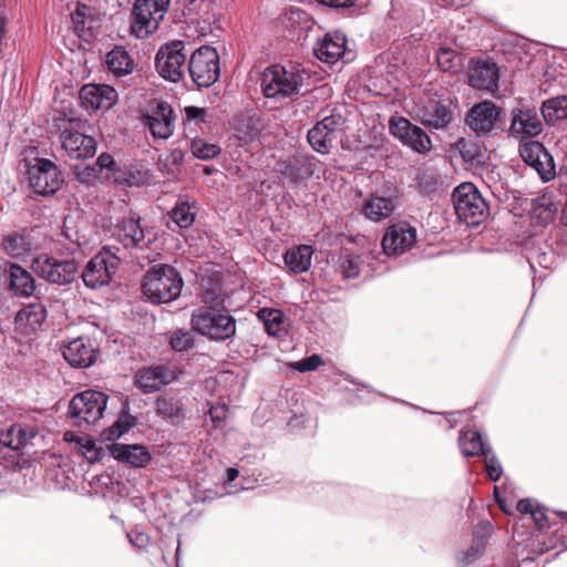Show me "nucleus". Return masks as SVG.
Instances as JSON below:
<instances>
[{"label": "nucleus", "instance_id": "1", "mask_svg": "<svg viewBox=\"0 0 567 567\" xmlns=\"http://www.w3.org/2000/svg\"><path fill=\"white\" fill-rule=\"evenodd\" d=\"M310 80V71L299 64H272L262 72L260 87L265 97L286 102L308 92Z\"/></svg>", "mask_w": 567, "mask_h": 567}, {"label": "nucleus", "instance_id": "2", "mask_svg": "<svg viewBox=\"0 0 567 567\" xmlns=\"http://www.w3.org/2000/svg\"><path fill=\"white\" fill-rule=\"evenodd\" d=\"M184 280L176 268L169 265L152 267L144 276L142 290L152 303H168L182 292Z\"/></svg>", "mask_w": 567, "mask_h": 567}, {"label": "nucleus", "instance_id": "3", "mask_svg": "<svg viewBox=\"0 0 567 567\" xmlns=\"http://www.w3.org/2000/svg\"><path fill=\"white\" fill-rule=\"evenodd\" d=\"M187 44L183 40H171L162 44L155 55V69L166 81L178 83L187 71Z\"/></svg>", "mask_w": 567, "mask_h": 567}, {"label": "nucleus", "instance_id": "4", "mask_svg": "<svg viewBox=\"0 0 567 567\" xmlns=\"http://www.w3.org/2000/svg\"><path fill=\"white\" fill-rule=\"evenodd\" d=\"M190 323L193 330L212 340H227L236 334L235 318L223 313L221 310L213 311L212 309L199 307L193 312Z\"/></svg>", "mask_w": 567, "mask_h": 567}, {"label": "nucleus", "instance_id": "5", "mask_svg": "<svg viewBox=\"0 0 567 567\" xmlns=\"http://www.w3.org/2000/svg\"><path fill=\"white\" fill-rule=\"evenodd\" d=\"M455 214L467 226H477L486 217L488 207L472 183H463L453 192Z\"/></svg>", "mask_w": 567, "mask_h": 567}, {"label": "nucleus", "instance_id": "6", "mask_svg": "<svg viewBox=\"0 0 567 567\" xmlns=\"http://www.w3.org/2000/svg\"><path fill=\"white\" fill-rule=\"evenodd\" d=\"M106 404V394L95 390H86L71 399L68 416L74 425L79 427L87 426L94 424L103 416Z\"/></svg>", "mask_w": 567, "mask_h": 567}, {"label": "nucleus", "instance_id": "7", "mask_svg": "<svg viewBox=\"0 0 567 567\" xmlns=\"http://www.w3.org/2000/svg\"><path fill=\"white\" fill-rule=\"evenodd\" d=\"M187 72L198 87H209L220 75L219 54L210 45H202L188 59Z\"/></svg>", "mask_w": 567, "mask_h": 567}, {"label": "nucleus", "instance_id": "8", "mask_svg": "<svg viewBox=\"0 0 567 567\" xmlns=\"http://www.w3.org/2000/svg\"><path fill=\"white\" fill-rule=\"evenodd\" d=\"M171 0H136L133 8L132 33L144 39L154 33L168 11Z\"/></svg>", "mask_w": 567, "mask_h": 567}, {"label": "nucleus", "instance_id": "9", "mask_svg": "<svg viewBox=\"0 0 567 567\" xmlns=\"http://www.w3.org/2000/svg\"><path fill=\"white\" fill-rule=\"evenodd\" d=\"M31 266L41 279L60 286L74 281L79 271L74 259H60L45 252L34 256Z\"/></svg>", "mask_w": 567, "mask_h": 567}, {"label": "nucleus", "instance_id": "10", "mask_svg": "<svg viewBox=\"0 0 567 567\" xmlns=\"http://www.w3.org/2000/svg\"><path fill=\"white\" fill-rule=\"evenodd\" d=\"M120 265V258L109 248H103L86 264L82 279L91 289L107 286Z\"/></svg>", "mask_w": 567, "mask_h": 567}, {"label": "nucleus", "instance_id": "11", "mask_svg": "<svg viewBox=\"0 0 567 567\" xmlns=\"http://www.w3.org/2000/svg\"><path fill=\"white\" fill-rule=\"evenodd\" d=\"M389 130L402 144L420 154L427 153L432 147L431 138L425 131L405 117H392Z\"/></svg>", "mask_w": 567, "mask_h": 567}, {"label": "nucleus", "instance_id": "12", "mask_svg": "<svg viewBox=\"0 0 567 567\" xmlns=\"http://www.w3.org/2000/svg\"><path fill=\"white\" fill-rule=\"evenodd\" d=\"M29 183L35 193L40 195L54 194L61 185L58 166L50 159L37 158L29 167Z\"/></svg>", "mask_w": 567, "mask_h": 567}, {"label": "nucleus", "instance_id": "13", "mask_svg": "<svg viewBox=\"0 0 567 567\" xmlns=\"http://www.w3.org/2000/svg\"><path fill=\"white\" fill-rule=\"evenodd\" d=\"M502 109L491 101L475 104L466 116V124L477 136H487L497 130Z\"/></svg>", "mask_w": 567, "mask_h": 567}, {"label": "nucleus", "instance_id": "14", "mask_svg": "<svg viewBox=\"0 0 567 567\" xmlns=\"http://www.w3.org/2000/svg\"><path fill=\"white\" fill-rule=\"evenodd\" d=\"M74 120H70L60 133V142L63 151L70 158L85 159L96 153V142L90 136L74 130Z\"/></svg>", "mask_w": 567, "mask_h": 567}, {"label": "nucleus", "instance_id": "15", "mask_svg": "<svg viewBox=\"0 0 567 567\" xmlns=\"http://www.w3.org/2000/svg\"><path fill=\"white\" fill-rule=\"evenodd\" d=\"M523 161L533 167L544 182L555 177V164L545 146L536 141L524 143L519 147Z\"/></svg>", "mask_w": 567, "mask_h": 567}, {"label": "nucleus", "instance_id": "16", "mask_svg": "<svg viewBox=\"0 0 567 567\" xmlns=\"http://www.w3.org/2000/svg\"><path fill=\"white\" fill-rule=\"evenodd\" d=\"M177 379L175 368L155 364L140 369L135 374V385L145 394L158 391Z\"/></svg>", "mask_w": 567, "mask_h": 567}, {"label": "nucleus", "instance_id": "17", "mask_svg": "<svg viewBox=\"0 0 567 567\" xmlns=\"http://www.w3.org/2000/svg\"><path fill=\"white\" fill-rule=\"evenodd\" d=\"M415 241L416 229L408 223H398L386 229L382 249L386 256H396L409 250Z\"/></svg>", "mask_w": 567, "mask_h": 567}, {"label": "nucleus", "instance_id": "18", "mask_svg": "<svg viewBox=\"0 0 567 567\" xmlns=\"http://www.w3.org/2000/svg\"><path fill=\"white\" fill-rule=\"evenodd\" d=\"M114 236L126 249H144L150 243L137 215L122 217L115 225Z\"/></svg>", "mask_w": 567, "mask_h": 567}, {"label": "nucleus", "instance_id": "19", "mask_svg": "<svg viewBox=\"0 0 567 567\" xmlns=\"http://www.w3.org/2000/svg\"><path fill=\"white\" fill-rule=\"evenodd\" d=\"M117 99V92L106 84H85L80 90L81 105L86 111L109 110Z\"/></svg>", "mask_w": 567, "mask_h": 567}, {"label": "nucleus", "instance_id": "20", "mask_svg": "<svg viewBox=\"0 0 567 567\" xmlns=\"http://www.w3.org/2000/svg\"><path fill=\"white\" fill-rule=\"evenodd\" d=\"M97 347L86 337H78L68 342L62 354L74 368H89L95 362Z\"/></svg>", "mask_w": 567, "mask_h": 567}, {"label": "nucleus", "instance_id": "21", "mask_svg": "<svg viewBox=\"0 0 567 567\" xmlns=\"http://www.w3.org/2000/svg\"><path fill=\"white\" fill-rule=\"evenodd\" d=\"M174 112L166 102L157 104L152 114L142 117L143 124L150 130L154 138L167 140L174 132Z\"/></svg>", "mask_w": 567, "mask_h": 567}, {"label": "nucleus", "instance_id": "22", "mask_svg": "<svg viewBox=\"0 0 567 567\" xmlns=\"http://www.w3.org/2000/svg\"><path fill=\"white\" fill-rule=\"evenodd\" d=\"M498 68L491 60H478L468 71V82L474 89L494 92L498 87Z\"/></svg>", "mask_w": 567, "mask_h": 567}, {"label": "nucleus", "instance_id": "23", "mask_svg": "<svg viewBox=\"0 0 567 567\" xmlns=\"http://www.w3.org/2000/svg\"><path fill=\"white\" fill-rule=\"evenodd\" d=\"M543 132V123L535 110H516L513 112L509 133L517 140L535 137Z\"/></svg>", "mask_w": 567, "mask_h": 567}, {"label": "nucleus", "instance_id": "24", "mask_svg": "<svg viewBox=\"0 0 567 567\" xmlns=\"http://www.w3.org/2000/svg\"><path fill=\"white\" fill-rule=\"evenodd\" d=\"M489 536V524H478L473 530L471 545L466 549L457 551V564L462 567L470 566L482 558L485 554Z\"/></svg>", "mask_w": 567, "mask_h": 567}, {"label": "nucleus", "instance_id": "25", "mask_svg": "<svg viewBox=\"0 0 567 567\" xmlns=\"http://www.w3.org/2000/svg\"><path fill=\"white\" fill-rule=\"evenodd\" d=\"M346 43L342 32H328L315 47V54L323 62L336 63L344 54Z\"/></svg>", "mask_w": 567, "mask_h": 567}, {"label": "nucleus", "instance_id": "26", "mask_svg": "<svg viewBox=\"0 0 567 567\" xmlns=\"http://www.w3.org/2000/svg\"><path fill=\"white\" fill-rule=\"evenodd\" d=\"M395 199L396 197L392 193L371 194L362 204V213L371 221H381L390 217L395 209Z\"/></svg>", "mask_w": 567, "mask_h": 567}, {"label": "nucleus", "instance_id": "27", "mask_svg": "<svg viewBox=\"0 0 567 567\" xmlns=\"http://www.w3.org/2000/svg\"><path fill=\"white\" fill-rule=\"evenodd\" d=\"M39 248L38 240L30 231L12 233L2 239V249L13 258H23Z\"/></svg>", "mask_w": 567, "mask_h": 567}, {"label": "nucleus", "instance_id": "28", "mask_svg": "<svg viewBox=\"0 0 567 567\" xmlns=\"http://www.w3.org/2000/svg\"><path fill=\"white\" fill-rule=\"evenodd\" d=\"M110 453L115 460L135 467L146 466L152 458L148 450L140 444L113 443L110 446Z\"/></svg>", "mask_w": 567, "mask_h": 567}, {"label": "nucleus", "instance_id": "29", "mask_svg": "<svg viewBox=\"0 0 567 567\" xmlns=\"http://www.w3.org/2000/svg\"><path fill=\"white\" fill-rule=\"evenodd\" d=\"M280 174L292 185H298L313 174V164L306 156H292L284 162L279 168Z\"/></svg>", "mask_w": 567, "mask_h": 567}, {"label": "nucleus", "instance_id": "30", "mask_svg": "<svg viewBox=\"0 0 567 567\" xmlns=\"http://www.w3.org/2000/svg\"><path fill=\"white\" fill-rule=\"evenodd\" d=\"M453 120V112L449 103L442 101H430L423 110L422 123L433 130H443Z\"/></svg>", "mask_w": 567, "mask_h": 567}, {"label": "nucleus", "instance_id": "31", "mask_svg": "<svg viewBox=\"0 0 567 567\" xmlns=\"http://www.w3.org/2000/svg\"><path fill=\"white\" fill-rule=\"evenodd\" d=\"M35 435L37 431L33 426L21 423L12 424L9 429L0 433V445L9 447L12 451H19L35 437Z\"/></svg>", "mask_w": 567, "mask_h": 567}, {"label": "nucleus", "instance_id": "32", "mask_svg": "<svg viewBox=\"0 0 567 567\" xmlns=\"http://www.w3.org/2000/svg\"><path fill=\"white\" fill-rule=\"evenodd\" d=\"M9 286L17 296L30 297L35 290V280L32 275L17 264H10Z\"/></svg>", "mask_w": 567, "mask_h": 567}, {"label": "nucleus", "instance_id": "33", "mask_svg": "<svg viewBox=\"0 0 567 567\" xmlns=\"http://www.w3.org/2000/svg\"><path fill=\"white\" fill-rule=\"evenodd\" d=\"M156 412L172 424L181 423L185 417V406L181 398L163 394L156 399Z\"/></svg>", "mask_w": 567, "mask_h": 567}, {"label": "nucleus", "instance_id": "34", "mask_svg": "<svg viewBox=\"0 0 567 567\" xmlns=\"http://www.w3.org/2000/svg\"><path fill=\"white\" fill-rule=\"evenodd\" d=\"M45 318V307L41 302H31L18 311L16 323L28 329V332H34L42 327Z\"/></svg>", "mask_w": 567, "mask_h": 567}, {"label": "nucleus", "instance_id": "35", "mask_svg": "<svg viewBox=\"0 0 567 567\" xmlns=\"http://www.w3.org/2000/svg\"><path fill=\"white\" fill-rule=\"evenodd\" d=\"M312 254L311 246L300 245L287 250L284 255V261L291 272L302 274L310 268Z\"/></svg>", "mask_w": 567, "mask_h": 567}, {"label": "nucleus", "instance_id": "36", "mask_svg": "<svg viewBox=\"0 0 567 567\" xmlns=\"http://www.w3.org/2000/svg\"><path fill=\"white\" fill-rule=\"evenodd\" d=\"M458 444L465 456H484L492 452L491 446L483 442L481 433L473 430L461 432Z\"/></svg>", "mask_w": 567, "mask_h": 567}, {"label": "nucleus", "instance_id": "37", "mask_svg": "<svg viewBox=\"0 0 567 567\" xmlns=\"http://www.w3.org/2000/svg\"><path fill=\"white\" fill-rule=\"evenodd\" d=\"M558 212V205L549 194H544L533 200L532 215L539 225H547L554 220Z\"/></svg>", "mask_w": 567, "mask_h": 567}, {"label": "nucleus", "instance_id": "38", "mask_svg": "<svg viewBox=\"0 0 567 567\" xmlns=\"http://www.w3.org/2000/svg\"><path fill=\"white\" fill-rule=\"evenodd\" d=\"M542 115L547 124L567 120V95H559L543 102Z\"/></svg>", "mask_w": 567, "mask_h": 567}, {"label": "nucleus", "instance_id": "39", "mask_svg": "<svg viewBox=\"0 0 567 567\" xmlns=\"http://www.w3.org/2000/svg\"><path fill=\"white\" fill-rule=\"evenodd\" d=\"M106 64L115 76H124L133 71L134 62L127 51L115 48L106 55Z\"/></svg>", "mask_w": 567, "mask_h": 567}, {"label": "nucleus", "instance_id": "40", "mask_svg": "<svg viewBox=\"0 0 567 567\" xmlns=\"http://www.w3.org/2000/svg\"><path fill=\"white\" fill-rule=\"evenodd\" d=\"M197 214L195 204H189L186 200H178L169 213V217L174 224L179 228H189Z\"/></svg>", "mask_w": 567, "mask_h": 567}, {"label": "nucleus", "instance_id": "41", "mask_svg": "<svg viewBox=\"0 0 567 567\" xmlns=\"http://www.w3.org/2000/svg\"><path fill=\"white\" fill-rule=\"evenodd\" d=\"M137 420L134 415L123 412L118 419L102 433L105 441H115L136 426Z\"/></svg>", "mask_w": 567, "mask_h": 567}, {"label": "nucleus", "instance_id": "42", "mask_svg": "<svg viewBox=\"0 0 567 567\" xmlns=\"http://www.w3.org/2000/svg\"><path fill=\"white\" fill-rule=\"evenodd\" d=\"M258 318L264 322L269 336H279L284 330L285 315L279 309L261 308L258 311Z\"/></svg>", "mask_w": 567, "mask_h": 567}, {"label": "nucleus", "instance_id": "43", "mask_svg": "<svg viewBox=\"0 0 567 567\" xmlns=\"http://www.w3.org/2000/svg\"><path fill=\"white\" fill-rule=\"evenodd\" d=\"M307 140L316 152L320 154H328L332 147L334 137L320 125L316 124L308 131Z\"/></svg>", "mask_w": 567, "mask_h": 567}, {"label": "nucleus", "instance_id": "44", "mask_svg": "<svg viewBox=\"0 0 567 567\" xmlns=\"http://www.w3.org/2000/svg\"><path fill=\"white\" fill-rule=\"evenodd\" d=\"M362 257L349 252L341 254L338 259V272L344 279L357 278L361 271Z\"/></svg>", "mask_w": 567, "mask_h": 567}, {"label": "nucleus", "instance_id": "45", "mask_svg": "<svg viewBox=\"0 0 567 567\" xmlns=\"http://www.w3.org/2000/svg\"><path fill=\"white\" fill-rule=\"evenodd\" d=\"M527 259L532 268H535L537 265L544 269L553 268L557 261L556 254L547 245H544V247H538V249L530 252Z\"/></svg>", "mask_w": 567, "mask_h": 567}, {"label": "nucleus", "instance_id": "46", "mask_svg": "<svg viewBox=\"0 0 567 567\" xmlns=\"http://www.w3.org/2000/svg\"><path fill=\"white\" fill-rule=\"evenodd\" d=\"M190 151L195 157L207 161L219 155L220 147L216 144L208 143L205 140L198 138L192 142Z\"/></svg>", "mask_w": 567, "mask_h": 567}, {"label": "nucleus", "instance_id": "47", "mask_svg": "<svg viewBox=\"0 0 567 567\" xmlns=\"http://www.w3.org/2000/svg\"><path fill=\"white\" fill-rule=\"evenodd\" d=\"M96 166H99L101 172L106 171L107 177L110 176V173H112L115 182H124L128 185L133 184V182L130 178L117 175V173H120V169L113 156L109 153L100 154V156L96 159Z\"/></svg>", "mask_w": 567, "mask_h": 567}, {"label": "nucleus", "instance_id": "48", "mask_svg": "<svg viewBox=\"0 0 567 567\" xmlns=\"http://www.w3.org/2000/svg\"><path fill=\"white\" fill-rule=\"evenodd\" d=\"M169 344L174 351H188L195 344L194 336L190 331L176 330L169 338Z\"/></svg>", "mask_w": 567, "mask_h": 567}, {"label": "nucleus", "instance_id": "49", "mask_svg": "<svg viewBox=\"0 0 567 567\" xmlns=\"http://www.w3.org/2000/svg\"><path fill=\"white\" fill-rule=\"evenodd\" d=\"M224 295L218 286L206 288L203 292V303L206 309L221 310L224 308Z\"/></svg>", "mask_w": 567, "mask_h": 567}, {"label": "nucleus", "instance_id": "50", "mask_svg": "<svg viewBox=\"0 0 567 567\" xmlns=\"http://www.w3.org/2000/svg\"><path fill=\"white\" fill-rule=\"evenodd\" d=\"M457 59L456 51L451 48H440L436 53L437 65L444 72L456 70Z\"/></svg>", "mask_w": 567, "mask_h": 567}, {"label": "nucleus", "instance_id": "51", "mask_svg": "<svg viewBox=\"0 0 567 567\" xmlns=\"http://www.w3.org/2000/svg\"><path fill=\"white\" fill-rule=\"evenodd\" d=\"M440 175L433 169H424L417 177V187L426 195L434 193L437 188Z\"/></svg>", "mask_w": 567, "mask_h": 567}, {"label": "nucleus", "instance_id": "52", "mask_svg": "<svg viewBox=\"0 0 567 567\" xmlns=\"http://www.w3.org/2000/svg\"><path fill=\"white\" fill-rule=\"evenodd\" d=\"M185 154L181 148L173 150L164 159V167L168 174H176L181 171Z\"/></svg>", "mask_w": 567, "mask_h": 567}, {"label": "nucleus", "instance_id": "53", "mask_svg": "<svg viewBox=\"0 0 567 567\" xmlns=\"http://www.w3.org/2000/svg\"><path fill=\"white\" fill-rule=\"evenodd\" d=\"M485 457V468H486V473L488 475V477L492 480V481H497L499 480V477L502 476V473H503V468H502V465H501V462L498 461V458L491 453H486L484 455Z\"/></svg>", "mask_w": 567, "mask_h": 567}, {"label": "nucleus", "instance_id": "54", "mask_svg": "<svg viewBox=\"0 0 567 567\" xmlns=\"http://www.w3.org/2000/svg\"><path fill=\"white\" fill-rule=\"evenodd\" d=\"M344 123L343 117L340 114H331L324 116L317 124L320 125L324 131L334 137L336 131L341 127Z\"/></svg>", "mask_w": 567, "mask_h": 567}, {"label": "nucleus", "instance_id": "55", "mask_svg": "<svg viewBox=\"0 0 567 567\" xmlns=\"http://www.w3.org/2000/svg\"><path fill=\"white\" fill-rule=\"evenodd\" d=\"M322 364V359L318 354H312L295 363L293 369L300 372L315 371Z\"/></svg>", "mask_w": 567, "mask_h": 567}, {"label": "nucleus", "instance_id": "56", "mask_svg": "<svg viewBox=\"0 0 567 567\" xmlns=\"http://www.w3.org/2000/svg\"><path fill=\"white\" fill-rule=\"evenodd\" d=\"M207 415L214 426L219 427L227 416V408L224 404L212 405Z\"/></svg>", "mask_w": 567, "mask_h": 567}, {"label": "nucleus", "instance_id": "57", "mask_svg": "<svg viewBox=\"0 0 567 567\" xmlns=\"http://www.w3.org/2000/svg\"><path fill=\"white\" fill-rule=\"evenodd\" d=\"M206 110L198 106H186L184 109L185 118L188 122H206Z\"/></svg>", "mask_w": 567, "mask_h": 567}, {"label": "nucleus", "instance_id": "58", "mask_svg": "<svg viewBox=\"0 0 567 567\" xmlns=\"http://www.w3.org/2000/svg\"><path fill=\"white\" fill-rule=\"evenodd\" d=\"M127 537L131 545L140 549H145L150 544V536L143 532L132 530Z\"/></svg>", "mask_w": 567, "mask_h": 567}, {"label": "nucleus", "instance_id": "59", "mask_svg": "<svg viewBox=\"0 0 567 567\" xmlns=\"http://www.w3.org/2000/svg\"><path fill=\"white\" fill-rule=\"evenodd\" d=\"M532 519L539 529L546 528L550 525L546 508L539 505L536 506V511H533Z\"/></svg>", "mask_w": 567, "mask_h": 567}, {"label": "nucleus", "instance_id": "60", "mask_svg": "<svg viewBox=\"0 0 567 567\" xmlns=\"http://www.w3.org/2000/svg\"><path fill=\"white\" fill-rule=\"evenodd\" d=\"M320 4L332 9H346L355 4L357 0H317Z\"/></svg>", "mask_w": 567, "mask_h": 567}, {"label": "nucleus", "instance_id": "61", "mask_svg": "<svg viewBox=\"0 0 567 567\" xmlns=\"http://www.w3.org/2000/svg\"><path fill=\"white\" fill-rule=\"evenodd\" d=\"M538 504H534L532 499H520L517 503V511L522 514H529L530 517L533 516V511H536V506Z\"/></svg>", "mask_w": 567, "mask_h": 567}, {"label": "nucleus", "instance_id": "62", "mask_svg": "<svg viewBox=\"0 0 567 567\" xmlns=\"http://www.w3.org/2000/svg\"><path fill=\"white\" fill-rule=\"evenodd\" d=\"M84 454L87 457V460H90L91 462H95L100 460L101 452L99 449L95 447L94 443H87V445H85Z\"/></svg>", "mask_w": 567, "mask_h": 567}, {"label": "nucleus", "instance_id": "63", "mask_svg": "<svg viewBox=\"0 0 567 567\" xmlns=\"http://www.w3.org/2000/svg\"><path fill=\"white\" fill-rule=\"evenodd\" d=\"M85 9L86 7L83 6L82 8H78L75 12L72 13V21L79 28L80 24L84 25V16H85Z\"/></svg>", "mask_w": 567, "mask_h": 567}, {"label": "nucleus", "instance_id": "64", "mask_svg": "<svg viewBox=\"0 0 567 567\" xmlns=\"http://www.w3.org/2000/svg\"><path fill=\"white\" fill-rule=\"evenodd\" d=\"M206 0H185L188 3L190 11H200Z\"/></svg>", "mask_w": 567, "mask_h": 567}]
</instances>
